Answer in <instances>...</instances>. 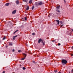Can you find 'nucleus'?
Returning a JSON list of instances; mask_svg holds the SVG:
<instances>
[{"label":"nucleus","mask_w":73,"mask_h":73,"mask_svg":"<svg viewBox=\"0 0 73 73\" xmlns=\"http://www.w3.org/2000/svg\"><path fill=\"white\" fill-rule=\"evenodd\" d=\"M32 35H33V36H35V33H32Z\"/></svg>","instance_id":"nucleus-20"},{"label":"nucleus","mask_w":73,"mask_h":73,"mask_svg":"<svg viewBox=\"0 0 73 73\" xmlns=\"http://www.w3.org/2000/svg\"><path fill=\"white\" fill-rule=\"evenodd\" d=\"M71 30L72 31V32H73V29H71Z\"/></svg>","instance_id":"nucleus-34"},{"label":"nucleus","mask_w":73,"mask_h":73,"mask_svg":"<svg viewBox=\"0 0 73 73\" xmlns=\"http://www.w3.org/2000/svg\"><path fill=\"white\" fill-rule=\"evenodd\" d=\"M71 56H73V54H72V55H71Z\"/></svg>","instance_id":"nucleus-36"},{"label":"nucleus","mask_w":73,"mask_h":73,"mask_svg":"<svg viewBox=\"0 0 73 73\" xmlns=\"http://www.w3.org/2000/svg\"><path fill=\"white\" fill-rule=\"evenodd\" d=\"M29 3L30 4H31L32 3V0H30L29 1Z\"/></svg>","instance_id":"nucleus-9"},{"label":"nucleus","mask_w":73,"mask_h":73,"mask_svg":"<svg viewBox=\"0 0 73 73\" xmlns=\"http://www.w3.org/2000/svg\"><path fill=\"white\" fill-rule=\"evenodd\" d=\"M43 4V3L42 2H40L39 3H36L35 5L36 6H38V5H41Z\"/></svg>","instance_id":"nucleus-1"},{"label":"nucleus","mask_w":73,"mask_h":73,"mask_svg":"<svg viewBox=\"0 0 73 73\" xmlns=\"http://www.w3.org/2000/svg\"><path fill=\"white\" fill-rule=\"evenodd\" d=\"M69 73H70V72H69Z\"/></svg>","instance_id":"nucleus-38"},{"label":"nucleus","mask_w":73,"mask_h":73,"mask_svg":"<svg viewBox=\"0 0 73 73\" xmlns=\"http://www.w3.org/2000/svg\"><path fill=\"white\" fill-rule=\"evenodd\" d=\"M3 40H5V37H4L3 38Z\"/></svg>","instance_id":"nucleus-25"},{"label":"nucleus","mask_w":73,"mask_h":73,"mask_svg":"<svg viewBox=\"0 0 73 73\" xmlns=\"http://www.w3.org/2000/svg\"><path fill=\"white\" fill-rule=\"evenodd\" d=\"M50 16H51V14H50H50L49 15H48V17H50Z\"/></svg>","instance_id":"nucleus-23"},{"label":"nucleus","mask_w":73,"mask_h":73,"mask_svg":"<svg viewBox=\"0 0 73 73\" xmlns=\"http://www.w3.org/2000/svg\"><path fill=\"white\" fill-rule=\"evenodd\" d=\"M58 73H61L60 72H58Z\"/></svg>","instance_id":"nucleus-37"},{"label":"nucleus","mask_w":73,"mask_h":73,"mask_svg":"<svg viewBox=\"0 0 73 73\" xmlns=\"http://www.w3.org/2000/svg\"><path fill=\"white\" fill-rule=\"evenodd\" d=\"M14 38H16V37H17V35H16L15 36H14Z\"/></svg>","instance_id":"nucleus-22"},{"label":"nucleus","mask_w":73,"mask_h":73,"mask_svg":"<svg viewBox=\"0 0 73 73\" xmlns=\"http://www.w3.org/2000/svg\"><path fill=\"white\" fill-rule=\"evenodd\" d=\"M57 72V70L54 71V72H55V73H56V72Z\"/></svg>","instance_id":"nucleus-29"},{"label":"nucleus","mask_w":73,"mask_h":73,"mask_svg":"<svg viewBox=\"0 0 73 73\" xmlns=\"http://www.w3.org/2000/svg\"><path fill=\"white\" fill-rule=\"evenodd\" d=\"M56 21L58 22L57 24H58V25H59V24H60V21L58 20H56Z\"/></svg>","instance_id":"nucleus-6"},{"label":"nucleus","mask_w":73,"mask_h":73,"mask_svg":"<svg viewBox=\"0 0 73 73\" xmlns=\"http://www.w3.org/2000/svg\"><path fill=\"white\" fill-rule=\"evenodd\" d=\"M23 1H25V2H26L27 1L25 0H23Z\"/></svg>","instance_id":"nucleus-28"},{"label":"nucleus","mask_w":73,"mask_h":73,"mask_svg":"<svg viewBox=\"0 0 73 73\" xmlns=\"http://www.w3.org/2000/svg\"><path fill=\"white\" fill-rule=\"evenodd\" d=\"M16 13V10H15L13 11L12 12V14L13 15Z\"/></svg>","instance_id":"nucleus-5"},{"label":"nucleus","mask_w":73,"mask_h":73,"mask_svg":"<svg viewBox=\"0 0 73 73\" xmlns=\"http://www.w3.org/2000/svg\"><path fill=\"white\" fill-rule=\"evenodd\" d=\"M9 5V3H7L5 4L6 6H8Z\"/></svg>","instance_id":"nucleus-11"},{"label":"nucleus","mask_w":73,"mask_h":73,"mask_svg":"<svg viewBox=\"0 0 73 73\" xmlns=\"http://www.w3.org/2000/svg\"><path fill=\"white\" fill-rule=\"evenodd\" d=\"M52 41L53 42H54V41H54V40H53Z\"/></svg>","instance_id":"nucleus-33"},{"label":"nucleus","mask_w":73,"mask_h":73,"mask_svg":"<svg viewBox=\"0 0 73 73\" xmlns=\"http://www.w3.org/2000/svg\"><path fill=\"white\" fill-rule=\"evenodd\" d=\"M60 45H61V44L60 43H59L58 44V46H60Z\"/></svg>","instance_id":"nucleus-27"},{"label":"nucleus","mask_w":73,"mask_h":73,"mask_svg":"<svg viewBox=\"0 0 73 73\" xmlns=\"http://www.w3.org/2000/svg\"><path fill=\"white\" fill-rule=\"evenodd\" d=\"M16 4H19V1H16Z\"/></svg>","instance_id":"nucleus-10"},{"label":"nucleus","mask_w":73,"mask_h":73,"mask_svg":"<svg viewBox=\"0 0 73 73\" xmlns=\"http://www.w3.org/2000/svg\"><path fill=\"white\" fill-rule=\"evenodd\" d=\"M29 6H28L26 9V10H28V9H29Z\"/></svg>","instance_id":"nucleus-13"},{"label":"nucleus","mask_w":73,"mask_h":73,"mask_svg":"<svg viewBox=\"0 0 73 73\" xmlns=\"http://www.w3.org/2000/svg\"><path fill=\"white\" fill-rule=\"evenodd\" d=\"M9 45H12V43L11 42H10L9 43Z\"/></svg>","instance_id":"nucleus-15"},{"label":"nucleus","mask_w":73,"mask_h":73,"mask_svg":"<svg viewBox=\"0 0 73 73\" xmlns=\"http://www.w3.org/2000/svg\"><path fill=\"white\" fill-rule=\"evenodd\" d=\"M24 19H25V20H26V21H27V17H25L24 18Z\"/></svg>","instance_id":"nucleus-16"},{"label":"nucleus","mask_w":73,"mask_h":73,"mask_svg":"<svg viewBox=\"0 0 73 73\" xmlns=\"http://www.w3.org/2000/svg\"><path fill=\"white\" fill-rule=\"evenodd\" d=\"M13 52H15V50L14 49H13Z\"/></svg>","instance_id":"nucleus-30"},{"label":"nucleus","mask_w":73,"mask_h":73,"mask_svg":"<svg viewBox=\"0 0 73 73\" xmlns=\"http://www.w3.org/2000/svg\"><path fill=\"white\" fill-rule=\"evenodd\" d=\"M64 1L65 3H66V1H65V0H64Z\"/></svg>","instance_id":"nucleus-32"},{"label":"nucleus","mask_w":73,"mask_h":73,"mask_svg":"<svg viewBox=\"0 0 73 73\" xmlns=\"http://www.w3.org/2000/svg\"><path fill=\"white\" fill-rule=\"evenodd\" d=\"M44 42V40H42V39L41 38L39 39L38 40V43H40V42H42V43L43 42Z\"/></svg>","instance_id":"nucleus-3"},{"label":"nucleus","mask_w":73,"mask_h":73,"mask_svg":"<svg viewBox=\"0 0 73 73\" xmlns=\"http://www.w3.org/2000/svg\"><path fill=\"white\" fill-rule=\"evenodd\" d=\"M67 62H68L67 61H66V60H62V64H66Z\"/></svg>","instance_id":"nucleus-2"},{"label":"nucleus","mask_w":73,"mask_h":73,"mask_svg":"<svg viewBox=\"0 0 73 73\" xmlns=\"http://www.w3.org/2000/svg\"><path fill=\"white\" fill-rule=\"evenodd\" d=\"M33 63H35V61H33Z\"/></svg>","instance_id":"nucleus-31"},{"label":"nucleus","mask_w":73,"mask_h":73,"mask_svg":"<svg viewBox=\"0 0 73 73\" xmlns=\"http://www.w3.org/2000/svg\"><path fill=\"white\" fill-rule=\"evenodd\" d=\"M60 8V6H57L56 7V9H59V8Z\"/></svg>","instance_id":"nucleus-8"},{"label":"nucleus","mask_w":73,"mask_h":73,"mask_svg":"<svg viewBox=\"0 0 73 73\" xmlns=\"http://www.w3.org/2000/svg\"><path fill=\"white\" fill-rule=\"evenodd\" d=\"M18 31L19 30H16V31H15V32H14L13 33V34H15V33H16V32H18Z\"/></svg>","instance_id":"nucleus-12"},{"label":"nucleus","mask_w":73,"mask_h":73,"mask_svg":"<svg viewBox=\"0 0 73 73\" xmlns=\"http://www.w3.org/2000/svg\"><path fill=\"white\" fill-rule=\"evenodd\" d=\"M15 37L14 36L13 37V40H15Z\"/></svg>","instance_id":"nucleus-21"},{"label":"nucleus","mask_w":73,"mask_h":73,"mask_svg":"<svg viewBox=\"0 0 73 73\" xmlns=\"http://www.w3.org/2000/svg\"><path fill=\"white\" fill-rule=\"evenodd\" d=\"M26 69V68L24 67L23 68V70H25V69Z\"/></svg>","instance_id":"nucleus-17"},{"label":"nucleus","mask_w":73,"mask_h":73,"mask_svg":"<svg viewBox=\"0 0 73 73\" xmlns=\"http://www.w3.org/2000/svg\"><path fill=\"white\" fill-rule=\"evenodd\" d=\"M63 25H61L60 27H62L63 26Z\"/></svg>","instance_id":"nucleus-26"},{"label":"nucleus","mask_w":73,"mask_h":73,"mask_svg":"<svg viewBox=\"0 0 73 73\" xmlns=\"http://www.w3.org/2000/svg\"><path fill=\"white\" fill-rule=\"evenodd\" d=\"M25 57H24V58H23L21 59V60H24L25 58Z\"/></svg>","instance_id":"nucleus-14"},{"label":"nucleus","mask_w":73,"mask_h":73,"mask_svg":"<svg viewBox=\"0 0 73 73\" xmlns=\"http://www.w3.org/2000/svg\"><path fill=\"white\" fill-rule=\"evenodd\" d=\"M3 73H5V72L4 71L3 72Z\"/></svg>","instance_id":"nucleus-35"},{"label":"nucleus","mask_w":73,"mask_h":73,"mask_svg":"<svg viewBox=\"0 0 73 73\" xmlns=\"http://www.w3.org/2000/svg\"><path fill=\"white\" fill-rule=\"evenodd\" d=\"M34 8H35V7H33L32 8V10H33V9H34Z\"/></svg>","instance_id":"nucleus-24"},{"label":"nucleus","mask_w":73,"mask_h":73,"mask_svg":"<svg viewBox=\"0 0 73 73\" xmlns=\"http://www.w3.org/2000/svg\"><path fill=\"white\" fill-rule=\"evenodd\" d=\"M56 14L57 15H60V11L59 10V9H57L56 10Z\"/></svg>","instance_id":"nucleus-4"},{"label":"nucleus","mask_w":73,"mask_h":73,"mask_svg":"<svg viewBox=\"0 0 73 73\" xmlns=\"http://www.w3.org/2000/svg\"><path fill=\"white\" fill-rule=\"evenodd\" d=\"M23 55L24 57H26L25 58H26V57H27V54H26L25 53H23Z\"/></svg>","instance_id":"nucleus-7"},{"label":"nucleus","mask_w":73,"mask_h":73,"mask_svg":"<svg viewBox=\"0 0 73 73\" xmlns=\"http://www.w3.org/2000/svg\"><path fill=\"white\" fill-rule=\"evenodd\" d=\"M18 52H19V53H20L21 52V50H19L18 51Z\"/></svg>","instance_id":"nucleus-19"},{"label":"nucleus","mask_w":73,"mask_h":73,"mask_svg":"<svg viewBox=\"0 0 73 73\" xmlns=\"http://www.w3.org/2000/svg\"><path fill=\"white\" fill-rule=\"evenodd\" d=\"M43 45H45V42H43Z\"/></svg>","instance_id":"nucleus-18"}]
</instances>
